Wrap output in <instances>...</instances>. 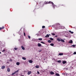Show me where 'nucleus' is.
<instances>
[{
    "label": "nucleus",
    "mask_w": 76,
    "mask_h": 76,
    "mask_svg": "<svg viewBox=\"0 0 76 76\" xmlns=\"http://www.w3.org/2000/svg\"><path fill=\"white\" fill-rule=\"evenodd\" d=\"M5 49H4L2 51V53H3V52H4V51H5Z\"/></svg>",
    "instance_id": "29"
},
{
    "label": "nucleus",
    "mask_w": 76,
    "mask_h": 76,
    "mask_svg": "<svg viewBox=\"0 0 76 76\" xmlns=\"http://www.w3.org/2000/svg\"><path fill=\"white\" fill-rule=\"evenodd\" d=\"M55 37H57V36H56Z\"/></svg>",
    "instance_id": "46"
},
{
    "label": "nucleus",
    "mask_w": 76,
    "mask_h": 76,
    "mask_svg": "<svg viewBox=\"0 0 76 76\" xmlns=\"http://www.w3.org/2000/svg\"><path fill=\"white\" fill-rule=\"evenodd\" d=\"M28 38L29 39H31V37H30V36L28 35Z\"/></svg>",
    "instance_id": "35"
},
{
    "label": "nucleus",
    "mask_w": 76,
    "mask_h": 76,
    "mask_svg": "<svg viewBox=\"0 0 76 76\" xmlns=\"http://www.w3.org/2000/svg\"><path fill=\"white\" fill-rule=\"evenodd\" d=\"M50 45H51V46H54V44L53 43H51L50 44Z\"/></svg>",
    "instance_id": "26"
},
{
    "label": "nucleus",
    "mask_w": 76,
    "mask_h": 76,
    "mask_svg": "<svg viewBox=\"0 0 76 76\" xmlns=\"http://www.w3.org/2000/svg\"><path fill=\"white\" fill-rule=\"evenodd\" d=\"M15 74H16V73L15 72H14L12 73L11 75L12 76H13V75H15Z\"/></svg>",
    "instance_id": "21"
},
{
    "label": "nucleus",
    "mask_w": 76,
    "mask_h": 76,
    "mask_svg": "<svg viewBox=\"0 0 76 76\" xmlns=\"http://www.w3.org/2000/svg\"><path fill=\"white\" fill-rule=\"evenodd\" d=\"M14 49L15 50H17L18 49V48H14Z\"/></svg>",
    "instance_id": "31"
},
{
    "label": "nucleus",
    "mask_w": 76,
    "mask_h": 76,
    "mask_svg": "<svg viewBox=\"0 0 76 76\" xmlns=\"http://www.w3.org/2000/svg\"><path fill=\"white\" fill-rule=\"evenodd\" d=\"M67 63V61H64L62 62V63L63 64H66Z\"/></svg>",
    "instance_id": "10"
},
{
    "label": "nucleus",
    "mask_w": 76,
    "mask_h": 76,
    "mask_svg": "<svg viewBox=\"0 0 76 76\" xmlns=\"http://www.w3.org/2000/svg\"><path fill=\"white\" fill-rule=\"evenodd\" d=\"M50 75H54V72L53 71H51L50 72Z\"/></svg>",
    "instance_id": "7"
},
{
    "label": "nucleus",
    "mask_w": 76,
    "mask_h": 76,
    "mask_svg": "<svg viewBox=\"0 0 76 76\" xmlns=\"http://www.w3.org/2000/svg\"><path fill=\"white\" fill-rule=\"evenodd\" d=\"M10 61H12V59H10Z\"/></svg>",
    "instance_id": "41"
},
{
    "label": "nucleus",
    "mask_w": 76,
    "mask_h": 76,
    "mask_svg": "<svg viewBox=\"0 0 76 76\" xmlns=\"http://www.w3.org/2000/svg\"><path fill=\"white\" fill-rule=\"evenodd\" d=\"M21 76H24L23 75H21Z\"/></svg>",
    "instance_id": "49"
},
{
    "label": "nucleus",
    "mask_w": 76,
    "mask_h": 76,
    "mask_svg": "<svg viewBox=\"0 0 76 76\" xmlns=\"http://www.w3.org/2000/svg\"><path fill=\"white\" fill-rule=\"evenodd\" d=\"M42 51V50H39V52H41Z\"/></svg>",
    "instance_id": "39"
},
{
    "label": "nucleus",
    "mask_w": 76,
    "mask_h": 76,
    "mask_svg": "<svg viewBox=\"0 0 76 76\" xmlns=\"http://www.w3.org/2000/svg\"><path fill=\"white\" fill-rule=\"evenodd\" d=\"M41 43H42V44H45V43L42 42H41Z\"/></svg>",
    "instance_id": "28"
},
{
    "label": "nucleus",
    "mask_w": 76,
    "mask_h": 76,
    "mask_svg": "<svg viewBox=\"0 0 76 76\" xmlns=\"http://www.w3.org/2000/svg\"><path fill=\"white\" fill-rule=\"evenodd\" d=\"M37 45L38 47H41V44L40 43H38Z\"/></svg>",
    "instance_id": "9"
},
{
    "label": "nucleus",
    "mask_w": 76,
    "mask_h": 76,
    "mask_svg": "<svg viewBox=\"0 0 76 76\" xmlns=\"http://www.w3.org/2000/svg\"><path fill=\"white\" fill-rule=\"evenodd\" d=\"M19 69L17 70V71H15V73H17V72H19Z\"/></svg>",
    "instance_id": "23"
},
{
    "label": "nucleus",
    "mask_w": 76,
    "mask_h": 76,
    "mask_svg": "<svg viewBox=\"0 0 76 76\" xmlns=\"http://www.w3.org/2000/svg\"><path fill=\"white\" fill-rule=\"evenodd\" d=\"M69 32H70L71 33V34H73L74 32L73 31H69Z\"/></svg>",
    "instance_id": "20"
},
{
    "label": "nucleus",
    "mask_w": 76,
    "mask_h": 76,
    "mask_svg": "<svg viewBox=\"0 0 76 76\" xmlns=\"http://www.w3.org/2000/svg\"><path fill=\"white\" fill-rule=\"evenodd\" d=\"M31 74V71H29L28 72L27 74L28 75H29L30 74Z\"/></svg>",
    "instance_id": "5"
},
{
    "label": "nucleus",
    "mask_w": 76,
    "mask_h": 76,
    "mask_svg": "<svg viewBox=\"0 0 76 76\" xmlns=\"http://www.w3.org/2000/svg\"><path fill=\"white\" fill-rule=\"evenodd\" d=\"M58 63H61V61L60 60H59L58 61Z\"/></svg>",
    "instance_id": "32"
},
{
    "label": "nucleus",
    "mask_w": 76,
    "mask_h": 76,
    "mask_svg": "<svg viewBox=\"0 0 76 76\" xmlns=\"http://www.w3.org/2000/svg\"><path fill=\"white\" fill-rule=\"evenodd\" d=\"M23 34H24V36H25V37L26 36V35H25V32H24Z\"/></svg>",
    "instance_id": "38"
},
{
    "label": "nucleus",
    "mask_w": 76,
    "mask_h": 76,
    "mask_svg": "<svg viewBox=\"0 0 76 76\" xmlns=\"http://www.w3.org/2000/svg\"><path fill=\"white\" fill-rule=\"evenodd\" d=\"M7 71L8 72H10V68H8L7 69Z\"/></svg>",
    "instance_id": "11"
},
{
    "label": "nucleus",
    "mask_w": 76,
    "mask_h": 76,
    "mask_svg": "<svg viewBox=\"0 0 76 76\" xmlns=\"http://www.w3.org/2000/svg\"><path fill=\"white\" fill-rule=\"evenodd\" d=\"M45 4H53V2L52 1H47L45 2Z\"/></svg>",
    "instance_id": "2"
},
{
    "label": "nucleus",
    "mask_w": 76,
    "mask_h": 76,
    "mask_svg": "<svg viewBox=\"0 0 76 76\" xmlns=\"http://www.w3.org/2000/svg\"><path fill=\"white\" fill-rule=\"evenodd\" d=\"M48 42H49V43H51V41L50 40H48Z\"/></svg>",
    "instance_id": "24"
},
{
    "label": "nucleus",
    "mask_w": 76,
    "mask_h": 76,
    "mask_svg": "<svg viewBox=\"0 0 76 76\" xmlns=\"http://www.w3.org/2000/svg\"><path fill=\"white\" fill-rule=\"evenodd\" d=\"M53 4H52V5H53V8H54V9L55 8V6H54V3H53Z\"/></svg>",
    "instance_id": "19"
},
{
    "label": "nucleus",
    "mask_w": 76,
    "mask_h": 76,
    "mask_svg": "<svg viewBox=\"0 0 76 76\" xmlns=\"http://www.w3.org/2000/svg\"><path fill=\"white\" fill-rule=\"evenodd\" d=\"M53 28H55L56 29H59L61 26V25L59 23H56L55 25H53Z\"/></svg>",
    "instance_id": "1"
},
{
    "label": "nucleus",
    "mask_w": 76,
    "mask_h": 76,
    "mask_svg": "<svg viewBox=\"0 0 76 76\" xmlns=\"http://www.w3.org/2000/svg\"><path fill=\"white\" fill-rule=\"evenodd\" d=\"M61 6H64V5H61Z\"/></svg>",
    "instance_id": "47"
},
{
    "label": "nucleus",
    "mask_w": 76,
    "mask_h": 76,
    "mask_svg": "<svg viewBox=\"0 0 76 76\" xmlns=\"http://www.w3.org/2000/svg\"><path fill=\"white\" fill-rule=\"evenodd\" d=\"M38 39L39 40H42V38H39Z\"/></svg>",
    "instance_id": "30"
},
{
    "label": "nucleus",
    "mask_w": 76,
    "mask_h": 76,
    "mask_svg": "<svg viewBox=\"0 0 76 76\" xmlns=\"http://www.w3.org/2000/svg\"><path fill=\"white\" fill-rule=\"evenodd\" d=\"M5 67H6V66H2L1 67V69H5Z\"/></svg>",
    "instance_id": "4"
},
{
    "label": "nucleus",
    "mask_w": 76,
    "mask_h": 76,
    "mask_svg": "<svg viewBox=\"0 0 76 76\" xmlns=\"http://www.w3.org/2000/svg\"><path fill=\"white\" fill-rule=\"evenodd\" d=\"M59 56H63V53H59Z\"/></svg>",
    "instance_id": "12"
},
{
    "label": "nucleus",
    "mask_w": 76,
    "mask_h": 76,
    "mask_svg": "<svg viewBox=\"0 0 76 76\" xmlns=\"http://www.w3.org/2000/svg\"><path fill=\"white\" fill-rule=\"evenodd\" d=\"M28 62L30 63H32V61L31 60H28Z\"/></svg>",
    "instance_id": "13"
},
{
    "label": "nucleus",
    "mask_w": 76,
    "mask_h": 76,
    "mask_svg": "<svg viewBox=\"0 0 76 76\" xmlns=\"http://www.w3.org/2000/svg\"><path fill=\"white\" fill-rule=\"evenodd\" d=\"M22 59H23V60H26V58L25 57H22Z\"/></svg>",
    "instance_id": "17"
},
{
    "label": "nucleus",
    "mask_w": 76,
    "mask_h": 76,
    "mask_svg": "<svg viewBox=\"0 0 76 76\" xmlns=\"http://www.w3.org/2000/svg\"><path fill=\"white\" fill-rule=\"evenodd\" d=\"M37 73H38V74H39V71H37Z\"/></svg>",
    "instance_id": "42"
},
{
    "label": "nucleus",
    "mask_w": 76,
    "mask_h": 76,
    "mask_svg": "<svg viewBox=\"0 0 76 76\" xmlns=\"http://www.w3.org/2000/svg\"><path fill=\"white\" fill-rule=\"evenodd\" d=\"M73 54H76V52H74Z\"/></svg>",
    "instance_id": "40"
},
{
    "label": "nucleus",
    "mask_w": 76,
    "mask_h": 76,
    "mask_svg": "<svg viewBox=\"0 0 76 76\" xmlns=\"http://www.w3.org/2000/svg\"><path fill=\"white\" fill-rule=\"evenodd\" d=\"M69 44H72V43H73V41L72 40H70L69 42Z\"/></svg>",
    "instance_id": "3"
},
{
    "label": "nucleus",
    "mask_w": 76,
    "mask_h": 76,
    "mask_svg": "<svg viewBox=\"0 0 76 76\" xmlns=\"http://www.w3.org/2000/svg\"><path fill=\"white\" fill-rule=\"evenodd\" d=\"M50 36H49V35L48 34H47L45 36V37H46V38H48V37H49Z\"/></svg>",
    "instance_id": "15"
},
{
    "label": "nucleus",
    "mask_w": 76,
    "mask_h": 76,
    "mask_svg": "<svg viewBox=\"0 0 76 76\" xmlns=\"http://www.w3.org/2000/svg\"><path fill=\"white\" fill-rule=\"evenodd\" d=\"M16 64H17V66H19V64H20V63L19 62H17L16 63Z\"/></svg>",
    "instance_id": "16"
},
{
    "label": "nucleus",
    "mask_w": 76,
    "mask_h": 76,
    "mask_svg": "<svg viewBox=\"0 0 76 76\" xmlns=\"http://www.w3.org/2000/svg\"><path fill=\"white\" fill-rule=\"evenodd\" d=\"M61 28L62 29H64V27H62V26H61Z\"/></svg>",
    "instance_id": "37"
},
{
    "label": "nucleus",
    "mask_w": 76,
    "mask_h": 76,
    "mask_svg": "<svg viewBox=\"0 0 76 76\" xmlns=\"http://www.w3.org/2000/svg\"><path fill=\"white\" fill-rule=\"evenodd\" d=\"M57 40L58 41V42H60V41H61V39L59 38H57Z\"/></svg>",
    "instance_id": "8"
},
{
    "label": "nucleus",
    "mask_w": 76,
    "mask_h": 76,
    "mask_svg": "<svg viewBox=\"0 0 76 76\" xmlns=\"http://www.w3.org/2000/svg\"><path fill=\"white\" fill-rule=\"evenodd\" d=\"M36 68H39V66H36Z\"/></svg>",
    "instance_id": "27"
},
{
    "label": "nucleus",
    "mask_w": 76,
    "mask_h": 76,
    "mask_svg": "<svg viewBox=\"0 0 76 76\" xmlns=\"http://www.w3.org/2000/svg\"><path fill=\"white\" fill-rule=\"evenodd\" d=\"M61 42H64V40L61 39Z\"/></svg>",
    "instance_id": "18"
},
{
    "label": "nucleus",
    "mask_w": 76,
    "mask_h": 76,
    "mask_svg": "<svg viewBox=\"0 0 76 76\" xmlns=\"http://www.w3.org/2000/svg\"><path fill=\"white\" fill-rule=\"evenodd\" d=\"M4 28V26H3L2 27H0V30H1V29H3Z\"/></svg>",
    "instance_id": "6"
},
{
    "label": "nucleus",
    "mask_w": 76,
    "mask_h": 76,
    "mask_svg": "<svg viewBox=\"0 0 76 76\" xmlns=\"http://www.w3.org/2000/svg\"><path fill=\"white\" fill-rule=\"evenodd\" d=\"M43 60H45V58H44L43 59Z\"/></svg>",
    "instance_id": "45"
},
{
    "label": "nucleus",
    "mask_w": 76,
    "mask_h": 76,
    "mask_svg": "<svg viewBox=\"0 0 76 76\" xmlns=\"http://www.w3.org/2000/svg\"><path fill=\"white\" fill-rule=\"evenodd\" d=\"M72 47H75V46H76V45H72Z\"/></svg>",
    "instance_id": "33"
},
{
    "label": "nucleus",
    "mask_w": 76,
    "mask_h": 76,
    "mask_svg": "<svg viewBox=\"0 0 76 76\" xmlns=\"http://www.w3.org/2000/svg\"><path fill=\"white\" fill-rule=\"evenodd\" d=\"M51 34L52 35H56V34L54 33H52Z\"/></svg>",
    "instance_id": "36"
},
{
    "label": "nucleus",
    "mask_w": 76,
    "mask_h": 76,
    "mask_svg": "<svg viewBox=\"0 0 76 76\" xmlns=\"http://www.w3.org/2000/svg\"><path fill=\"white\" fill-rule=\"evenodd\" d=\"M42 2H40L39 3L40 4H41V3H42Z\"/></svg>",
    "instance_id": "44"
},
{
    "label": "nucleus",
    "mask_w": 76,
    "mask_h": 76,
    "mask_svg": "<svg viewBox=\"0 0 76 76\" xmlns=\"http://www.w3.org/2000/svg\"><path fill=\"white\" fill-rule=\"evenodd\" d=\"M45 28V26H42V28Z\"/></svg>",
    "instance_id": "34"
},
{
    "label": "nucleus",
    "mask_w": 76,
    "mask_h": 76,
    "mask_svg": "<svg viewBox=\"0 0 76 76\" xmlns=\"http://www.w3.org/2000/svg\"><path fill=\"white\" fill-rule=\"evenodd\" d=\"M7 63H8V64H9V61L7 62Z\"/></svg>",
    "instance_id": "43"
},
{
    "label": "nucleus",
    "mask_w": 76,
    "mask_h": 76,
    "mask_svg": "<svg viewBox=\"0 0 76 76\" xmlns=\"http://www.w3.org/2000/svg\"><path fill=\"white\" fill-rule=\"evenodd\" d=\"M21 48H22V50H25V48H24L23 46H22L21 47Z\"/></svg>",
    "instance_id": "14"
},
{
    "label": "nucleus",
    "mask_w": 76,
    "mask_h": 76,
    "mask_svg": "<svg viewBox=\"0 0 76 76\" xmlns=\"http://www.w3.org/2000/svg\"><path fill=\"white\" fill-rule=\"evenodd\" d=\"M1 52H0V54H1Z\"/></svg>",
    "instance_id": "48"
},
{
    "label": "nucleus",
    "mask_w": 76,
    "mask_h": 76,
    "mask_svg": "<svg viewBox=\"0 0 76 76\" xmlns=\"http://www.w3.org/2000/svg\"><path fill=\"white\" fill-rule=\"evenodd\" d=\"M56 76H60V75L59 74H56Z\"/></svg>",
    "instance_id": "25"
},
{
    "label": "nucleus",
    "mask_w": 76,
    "mask_h": 76,
    "mask_svg": "<svg viewBox=\"0 0 76 76\" xmlns=\"http://www.w3.org/2000/svg\"><path fill=\"white\" fill-rule=\"evenodd\" d=\"M50 40H51V41H53V38L51 37V38H50Z\"/></svg>",
    "instance_id": "22"
}]
</instances>
